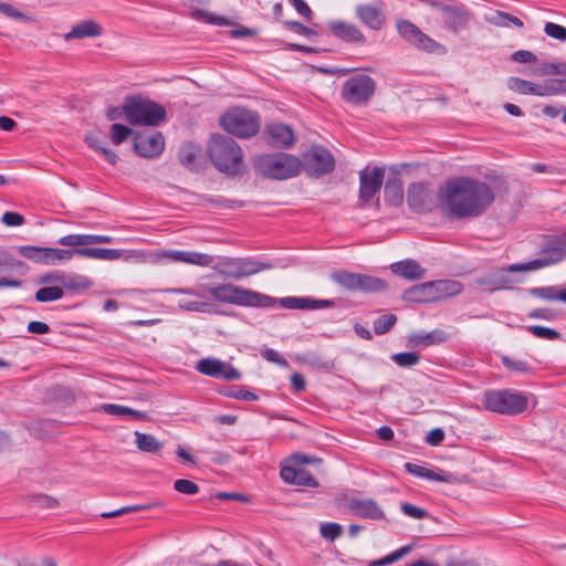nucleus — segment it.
<instances>
[{
  "label": "nucleus",
  "instance_id": "f257e3e1",
  "mask_svg": "<svg viewBox=\"0 0 566 566\" xmlns=\"http://www.w3.org/2000/svg\"><path fill=\"white\" fill-rule=\"evenodd\" d=\"M494 200L495 195L489 184L468 177L450 179L439 191L441 210L455 219L478 218Z\"/></svg>",
  "mask_w": 566,
  "mask_h": 566
},
{
  "label": "nucleus",
  "instance_id": "f03ea898",
  "mask_svg": "<svg viewBox=\"0 0 566 566\" xmlns=\"http://www.w3.org/2000/svg\"><path fill=\"white\" fill-rule=\"evenodd\" d=\"M205 291L217 302L244 307L271 308L276 303L290 310H318L335 306L333 300H315L312 297L287 296L277 301L272 296L230 283L205 286Z\"/></svg>",
  "mask_w": 566,
  "mask_h": 566
},
{
  "label": "nucleus",
  "instance_id": "7ed1b4c3",
  "mask_svg": "<svg viewBox=\"0 0 566 566\" xmlns=\"http://www.w3.org/2000/svg\"><path fill=\"white\" fill-rule=\"evenodd\" d=\"M253 166L255 171L264 178L285 180L300 174L302 161L290 154L276 153L258 156Z\"/></svg>",
  "mask_w": 566,
  "mask_h": 566
},
{
  "label": "nucleus",
  "instance_id": "20e7f679",
  "mask_svg": "<svg viewBox=\"0 0 566 566\" xmlns=\"http://www.w3.org/2000/svg\"><path fill=\"white\" fill-rule=\"evenodd\" d=\"M209 156L214 167L224 174L235 175L242 167V150L229 136L214 135L209 142Z\"/></svg>",
  "mask_w": 566,
  "mask_h": 566
},
{
  "label": "nucleus",
  "instance_id": "39448f33",
  "mask_svg": "<svg viewBox=\"0 0 566 566\" xmlns=\"http://www.w3.org/2000/svg\"><path fill=\"white\" fill-rule=\"evenodd\" d=\"M166 116L159 104L142 96L125 98V118L132 125L158 126Z\"/></svg>",
  "mask_w": 566,
  "mask_h": 566
},
{
  "label": "nucleus",
  "instance_id": "423d86ee",
  "mask_svg": "<svg viewBox=\"0 0 566 566\" xmlns=\"http://www.w3.org/2000/svg\"><path fill=\"white\" fill-rule=\"evenodd\" d=\"M482 403L489 411L501 415H518L527 409V397L509 389L488 390L483 395Z\"/></svg>",
  "mask_w": 566,
  "mask_h": 566
},
{
  "label": "nucleus",
  "instance_id": "0eeeda50",
  "mask_svg": "<svg viewBox=\"0 0 566 566\" xmlns=\"http://www.w3.org/2000/svg\"><path fill=\"white\" fill-rule=\"evenodd\" d=\"M220 125L224 130L239 138H250L260 129L258 114L240 107L228 111L220 118Z\"/></svg>",
  "mask_w": 566,
  "mask_h": 566
},
{
  "label": "nucleus",
  "instance_id": "6e6552de",
  "mask_svg": "<svg viewBox=\"0 0 566 566\" xmlns=\"http://www.w3.org/2000/svg\"><path fill=\"white\" fill-rule=\"evenodd\" d=\"M376 91V82L367 74H356L347 78L340 91L342 98L352 105L367 104Z\"/></svg>",
  "mask_w": 566,
  "mask_h": 566
},
{
  "label": "nucleus",
  "instance_id": "1a4fd4ad",
  "mask_svg": "<svg viewBox=\"0 0 566 566\" xmlns=\"http://www.w3.org/2000/svg\"><path fill=\"white\" fill-rule=\"evenodd\" d=\"M220 266L221 274L233 280H240L273 269L272 263L253 258H226L220 262Z\"/></svg>",
  "mask_w": 566,
  "mask_h": 566
},
{
  "label": "nucleus",
  "instance_id": "9d476101",
  "mask_svg": "<svg viewBox=\"0 0 566 566\" xmlns=\"http://www.w3.org/2000/svg\"><path fill=\"white\" fill-rule=\"evenodd\" d=\"M331 279L342 287L353 292H379L386 287V283L381 279L345 270L333 272Z\"/></svg>",
  "mask_w": 566,
  "mask_h": 566
},
{
  "label": "nucleus",
  "instance_id": "9b49d317",
  "mask_svg": "<svg viewBox=\"0 0 566 566\" xmlns=\"http://www.w3.org/2000/svg\"><path fill=\"white\" fill-rule=\"evenodd\" d=\"M566 256V243L556 241L547 244L541 250L539 258L526 263H514L509 265L512 272L536 271L542 268L560 262Z\"/></svg>",
  "mask_w": 566,
  "mask_h": 566
},
{
  "label": "nucleus",
  "instance_id": "f8f14e48",
  "mask_svg": "<svg viewBox=\"0 0 566 566\" xmlns=\"http://www.w3.org/2000/svg\"><path fill=\"white\" fill-rule=\"evenodd\" d=\"M302 168L308 176L318 178L334 170L335 160L327 149L314 146L304 154Z\"/></svg>",
  "mask_w": 566,
  "mask_h": 566
},
{
  "label": "nucleus",
  "instance_id": "ddd939ff",
  "mask_svg": "<svg viewBox=\"0 0 566 566\" xmlns=\"http://www.w3.org/2000/svg\"><path fill=\"white\" fill-rule=\"evenodd\" d=\"M196 370L205 376L227 381L239 380L241 373L231 364L214 357H206L197 361Z\"/></svg>",
  "mask_w": 566,
  "mask_h": 566
},
{
  "label": "nucleus",
  "instance_id": "4468645a",
  "mask_svg": "<svg viewBox=\"0 0 566 566\" xmlns=\"http://www.w3.org/2000/svg\"><path fill=\"white\" fill-rule=\"evenodd\" d=\"M407 203L409 208L418 213H426L432 210L434 200L429 184L413 182L407 190Z\"/></svg>",
  "mask_w": 566,
  "mask_h": 566
},
{
  "label": "nucleus",
  "instance_id": "2eb2a0df",
  "mask_svg": "<svg viewBox=\"0 0 566 566\" xmlns=\"http://www.w3.org/2000/svg\"><path fill=\"white\" fill-rule=\"evenodd\" d=\"M385 170L380 167H374L371 170L367 168L359 172V199L364 203L380 190L384 184Z\"/></svg>",
  "mask_w": 566,
  "mask_h": 566
},
{
  "label": "nucleus",
  "instance_id": "dca6fc26",
  "mask_svg": "<svg viewBox=\"0 0 566 566\" xmlns=\"http://www.w3.org/2000/svg\"><path fill=\"white\" fill-rule=\"evenodd\" d=\"M164 148V136L158 132L149 135L137 134L134 140L135 151L145 158H154L159 156Z\"/></svg>",
  "mask_w": 566,
  "mask_h": 566
},
{
  "label": "nucleus",
  "instance_id": "f3484780",
  "mask_svg": "<svg viewBox=\"0 0 566 566\" xmlns=\"http://www.w3.org/2000/svg\"><path fill=\"white\" fill-rule=\"evenodd\" d=\"M328 29L337 39L356 45L366 43V36L360 29L354 24L342 20H334L328 22Z\"/></svg>",
  "mask_w": 566,
  "mask_h": 566
},
{
  "label": "nucleus",
  "instance_id": "a211bd4d",
  "mask_svg": "<svg viewBox=\"0 0 566 566\" xmlns=\"http://www.w3.org/2000/svg\"><path fill=\"white\" fill-rule=\"evenodd\" d=\"M157 256L159 259H168L172 262H181L200 266H209L213 261L212 255L196 251L161 250L157 253Z\"/></svg>",
  "mask_w": 566,
  "mask_h": 566
},
{
  "label": "nucleus",
  "instance_id": "6ab92c4d",
  "mask_svg": "<svg viewBox=\"0 0 566 566\" xmlns=\"http://www.w3.org/2000/svg\"><path fill=\"white\" fill-rule=\"evenodd\" d=\"M356 18L368 29L379 31L386 23V15L380 7L373 4H358L355 8Z\"/></svg>",
  "mask_w": 566,
  "mask_h": 566
},
{
  "label": "nucleus",
  "instance_id": "aec40b11",
  "mask_svg": "<svg viewBox=\"0 0 566 566\" xmlns=\"http://www.w3.org/2000/svg\"><path fill=\"white\" fill-rule=\"evenodd\" d=\"M348 509L360 518L378 521L385 517L382 509L371 499H352L348 502Z\"/></svg>",
  "mask_w": 566,
  "mask_h": 566
},
{
  "label": "nucleus",
  "instance_id": "412c9836",
  "mask_svg": "<svg viewBox=\"0 0 566 566\" xmlns=\"http://www.w3.org/2000/svg\"><path fill=\"white\" fill-rule=\"evenodd\" d=\"M450 339V334L444 329H433L431 332H417L408 336L409 347H429L446 343Z\"/></svg>",
  "mask_w": 566,
  "mask_h": 566
},
{
  "label": "nucleus",
  "instance_id": "4be33fe9",
  "mask_svg": "<svg viewBox=\"0 0 566 566\" xmlns=\"http://www.w3.org/2000/svg\"><path fill=\"white\" fill-rule=\"evenodd\" d=\"M280 475L282 480L290 484L316 488L318 485L312 473L303 468L283 467Z\"/></svg>",
  "mask_w": 566,
  "mask_h": 566
},
{
  "label": "nucleus",
  "instance_id": "5701e85b",
  "mask_svg": "<svg viewBox=\"0 0 566 566\" xmlns=\"http://www.w3.org/2000/svg\"><path fill=\"white\" fill-rule=\"evenodd\" d=\"M507 272H511L507 268L496 270L490 275L479 279L476 282L479 285L485 286L490 292L510 289L515 283Z\"/></svg>",
  "mask_w": 566,
  "mask_h": 566
},
{
  "label": "nucleus",
  "instance_id": "b1692460",
  "mask_svg": "<svg viewBox=\"0 0 566 566\" xmlns=\"http://www.w3.org/2000/svg\"><path fill=\"white\" fill-rule=\"evenodd\" d=\"M442 20L450 31L458 33L468 27L469 14L462 8L444 7L442 9Z\"/></svg>",
  "mask_w": 566,
  "mask_h": 566
},
{
  "label": "nucleus",
  "instance_id": "393cba45",
  "mask_svg": "<svg viewBox=\"0 0 566 566\" xmlns=\"http://www.w3.org/2000/svg\"><path fill=\"white\" fill-rule=\"evenodd\" d=\"M269 143L274 147H289L294 143V135L290 126L282 123L268 125Z\"/></svg>",
  "mask_w": 566,
  "mask_h": 566
},
{
  "label": "nucleus",
  "instance_id": "a878e982",
  "mask_svg": "<svg viewBox=\"0 0 566 566\" xmlns=\"http://www.w3.org/2000/svg\"><path fill=\"white\" fill-rule=\"evenodd\" d=\"M390 270L395 275L410 281L420 280L426 273V270L412 259L392 263Z\"/></svg>",
  "mask_w": 566,
  "mask_h": 566
},
{
  "label": "nucleus",
  "instance_id": "bb28decb",
  "mask_svg": "<svg viewBox=\"0 0 566 566\" xmlns=\"http://www.w3.org/2000/svg\"><path fill=\"white\" fill-rule=\"evenodd\" d=\"M76 256L95 259V260H118L123 256V251L118 249L106 248H77L74 249Z\"/></svg>",
  "mask_w": 566,
  "mask_h": 566
},
{
  "label": "nucleus",
  "instance_id": "cd10ccee",
  "mask_svg": "<svg viewBox=\"0 0 566 566\" xmlns=\"http://www.w3.org/2000/svg\"><path fill=\"white\" fill-rule=\"evenodd\" d=\"M102 34V28L93 20H84L75 24L72 30L65 34V40L96 38Z\"/></svg>",
  "mask_w": 566,
  "mask_h": 566
},
{
  "label": "nucleus",
  "instance_id": "c85d7f7f",
  "mask_svg": "<svg viewBox=\"0 0 566 566\" xmlns=\"http://www.w3.org/2000/svg\"><path fill=\"white\" fill-rule=\"evenodd\" d=\"M433 287V282L415 285L403 293V300L416 303L434 300L437 296L432 294Z\"/></svg>",
  "mask_w": 566,
  "mask_h": 566
},
{
  "label": "nucleus",
  "instance_id": "c756f323",
  "mask_svg": "<svg viewBox=\"0 0 566 566\" xmlns=\"http://www.w3.org/2000/svg\"><path fill=\"white\" fill-rule=\"evenodd\" d=\"M134 436L136 447L142 452L158 454L164 447V443L153 434L135 431Z\"/></svg>",
  "mask_w": 566,
  "mask_h": 566
},
{
  "label": "nucleus",
  "instance_id": "7c9ffc66",
  "mask_svg": "<svg viewBox=\"0 0 566 566\" xmlns=\"http://www.w3.org/2000/svg\"><path fill=\"white\" fill-rule=\"evenodd\" d=\"M385 200L391 206L398 207L403 201V187L398 177L389 178L385 184Z\"/></svg>",
  "mask_w": 566,
  "mask_h": 566
},
{
  "label": "nucleus",
  "instance_id": "2f4dec72",
  "mask_svg": "<svg viewBox=\"0 0 566 566\" xmlns=\"http://www.w3.org/2000/svg\"><path fill=\"white\" fill-rule=\"evenodd\" d=\"M566 94V80L548 78L543 83H536V96H553Z\"/></svg>",
  "mask_w": 566,
  "mask_h": 566
},
{
  "label": "nucleus",
  "instance_id": "473e14b6",
  "mask_svg": "<svg viewBox=\"0 0 566 566\" xmlns=\"http://www.w3.org/2000/svg\"><path fill=\"white\" fill-rule=\"evenodd\" d=\"M405 470L415 476L427 479L430 481H439V482H449V478L447 475L437 473L430 469H427L422 465L415 464L411 462L405 463Z\"/></svg>",
  "mask_w": 566,
  "mask_h": 566
},
{
  "label": "nucleus",
  "instance_id": "72a5a7b5",
  "mask_svg": "<svg viewBox=\"0 0 566 566\" xmlns=\"http://www.w3.org/2000/svg\"><path fill=\"white\" fill-rule=\"evenodd\" d=\"M28 266L24 262L15 259L11 253L4 249H0V272L2 271H17L24 274Z\"/></svg>",
  "mask_w": 566,
  "mask_h": 566
},
{
  "label": "nucleus",
  "instance_id": "f704fd0d",
  "mask_svg": "<svg viewBox=\"0 0 566 566\" xmlns=\"http://www.w3.org/2000/svg\"><path fill=\"white\" fill-rule=\"evenodd\" d=\"M57 243L73 249L90 248L88 245L95 244V234H69L60 238Z\"/></svg>",
  "mask_w": 566,
  "mask_h": 566
},
{
  "label": "nucleus",
  "instance_id": "c9c22d12",
  "mask_svg": "<svg viewBox=\"0 0 566 566\" xmlns=\"http://www.w3.org/2000/svg\"><path fill=\"white\" fill-rule=\"evenodd\" d=\"M76 253L74 249L64 250L56 248H45L44 264L54 265L71 260Z\"/></svg>",
  "mask_w": 566,
  "mask_h": 566
},
{
  "label": "nucleus",
  "instance_id": "e433bc0d",
  "mask_svg": "<svg viewBox=\"0 0 566 566\" xmlns=\"http://www.w3.org/2000/svg\"><path fill=\"white\" fill-rule=\"evenodd\" d=\"M396 27L399 35L412 45L422 32L416 24L408 20H397Z\"/></svg>",
  "mask_w": 566,
  "mask_h": 566
},
{
  "label": "nucleus",
  "instance_id": "4c0bfd02",
  "mask_svg": "<svg viewBox=\"0 0 566 566\" xmlns=\"http://www.w3.org/2000/svg\"><path fill=\"white\" fill-rule=\"evenodd\" d=\"M507 87L516 93L523 95H535L536 96V83L527 80L512 76L507 80Z\"/></svg>",
  "mask_w": 566,
  "mask_h": 566
},
{
  "label": "nucleus",
  "instance_id": "58836bf2",
  "mask_svg": "<svg viewBox=\"0 0 566 566\" xmlns=\"http://www.w3.org/2000/svg\"><path fill=\"white\" fill-rule=\"evenodd\" d=\"M103 410L106 413L113 415V416H120V417L122 416H130L135 419H146L147 418V413L144 411H138V410L132 409L129 407L115 405V403L104 405Z\"/></svg>",
  "mask_w": 566,
  "mask_h": 566
},
{
  "label": "nucleus",
  "instance_id": "ea45409f",
  "mask_svg": "<svg viewBox=\"0 0 566 566\" xmlns=\"http://www.w3.org/2000/svg\"><path fill=\"white\" fill-rule=\"evenodd\" d=\"M18 253L33 262L44 264L45 248L35 245H20L17 248Z\"/></svg>",
  "mask_w": 566,
  "mask_h": 566
},
{
  "label": "nucleus",
  "instance_id": "a19ab883",
  "mask_svg": "<svg viewBox=\"0 0 566 566\" xmlns=\"http://www.w3.org/2000/svg\"><path fill=\"white\" fill-rule=\"evenodd\" d=\"M64 295V291L60 286H46L41 287L35 293V300L41 303L56 301L62 298Z\"/></svg>",
  "mask_w": 566,
  "mask_h": 566
},
{
  "label": "nucleus",
  "instance_id": "79ce46f5",
  "mask_svg": "<svg viewBox=\"0 0 566 566\" xmlns=\"http://www.w3.org/2000/svg\"><path fill=\"white\" fill-rule=\"evenodd\" d=\"M433 284H434L433 290H436L438 293H440L444 296H453V295L461 293V291H462V284L457 281L446 280V281L433 282Z\"/></svg>",
  "mask_w": 566,
  "mask_h": 566
},
{
  "label": "nucleus",
  "instance_id": "37998d69",
  "mask_svg": "<svg viewBox=\"0 0 566 566\" xmlns=\"http://www.w3.org/2000/svg\"><path fill=\"white\" fill-rule=\"evenodd\" d=\"M397 323V316L394 314H384L374 322V332L377 335L388 333Z\"/></svg>",
  "mask_w": 566,
  "mask_h": 566
},
{
  "label": "nucleus",
  "instance_id": "c03bdc74",
  "mask_svg": "<svg viewBox=\"0 0 566 566\" xmlns=\"http://www.w3.org/2000/svg\"><path fill=\"white\" fill-rule=\"evenodd\" d=\"M391 359L402 368L416 366L420 361V355L413 352L397 353L391 356Z\"/></svg>",
  "mask_w": 566,
  "mask_h": 566
},
{
  "label": "nucleus",
  "instance_id": "a18cd8bd",
  "mask_svg": "<svg viewBox=\"0 0 566 566\" xmlns=\"http://www.w3.org/2000/svg\"><path fill=\"white\" fill-rule=\"evenodd\" d=\"M412 549V544L400 547L399 549L388 554L387 556L374 562L371 566H387L390 565L403 556H406Z\"/></svg>",
  "mask_w": 566,
  "mask_h": 566
},
{
  "label": "nucleus",
  "instance_id": "49530a36",
  "mask_svg": "<svg viewBox=\"0 0 566 566\" xmlns=\"http://www.w3.org/2000/svg\"><path fill=\"white\" fill-rule=\"evenodd\" d=\"M527 331L533 334L537 338L555 340L560 337V333L554 328L539 326V325H531L527 327Z\"/></svg>",
  "mask_w": 566,
  "mask_h": 566
},
{
  "label": "nucleus",
  "instance_id": "de8ad7c7",
  "mask_svg": "<svg viewBox=\"0 0 566 566\" xmlns=\"http://www.w3.org/2000/svg\"><path fill=\"white\" fill-rule=\"evenodd\" d=\"M531 294L548 301H560L562 290L556 286L534 287Z\"/></svg>",
  "mask_w": 566,
  "mask_h": 566
},
{
  "label": "nucleus",
  "instance_id": "09e8293b",
  "mask_svg": "<svg viewBox=\"0 0 566 566\" xmlns=\"http://www.w3.org/2000/svg\"><path fill=\"white\" fill-rule=\"evenodd\" d=\"M111 139L115 145H119L125 142L132 134L133 129L123 124H113L111 126Z\"/></svg>",
  "mask_w": 566,
  "mask_h": 566
},
{
  "label": "nucleus",
  "instance_id": "8fccbe9b",
  "mask_svg": "<svg viewBox=\"0 0 566 566\" xmlns=\"http://www.w3.org/2000/svg\"><path fill=\"white\" fill-rule=\"evenodd\" d=\"M319 533L322 537L329 541H335L342 535L343 526L334 522L322 523L319 526Z\"/></svg>",
  "mask_w": 566,
  "mask_h": 566
},
{
  "label": "nucleus",
  "instance_id": "3c124183",
  "mask_svg": "<svg viewBox=\"0 0 566 566\" xmlns=\"http://www.w3.org/2000/svg\"><path fill=\"white\" fill-rule=\"evenodd\" d=\"M562 71H563V63L545 62V63H542L541 65L536 66L533 70V75L542 76V77L556 75V74L562 75Z\"/></svg>",
  "mask_w": 566,
  "mask_h": 566
},
{
  "label": "nucleus",
  "instance_id": "603ef678",
  "mask_svg": "<svg viewBox=\"0 0 566 566\" xmlns=\"http://www.w3.org/2000/svg\"><path fill=\"white\" fill-rule=\"evenodd\" d=\"M222 395L224 397L234 398V399L244 400V401H255L259 399L258 395H255L254 392H252L243 387L231 388L229 390L222 391Z\"/></svg>",
  "mask_w": 566,
  "mask_h": 566
},
{
  "label": "nucleus",
  "instance_id": "864d4df0",
  "mask_svg": "<svg viewBox=\"0 0 566 566\" xmlns=\"http://www.w3.org/2000/svg\"><path fill=\"white\" fill-rule=\"evenodd\" d=\"M86 140L88 145L101 153L109 164L116 165L118 157L115 151L102 146L101 143L95 138L86 137Z\"/></svg>",
  "mask_w": 566,
  "mask_h": 566
},
{
  "label": "nucleus",
  "instance_id": "5fc2aeb1",
  "mask_svg": "<svg viewBox=\"0 0 566 566\" xmlns=\"http://www.w3.org/2000/svg\"><path fill=\"white\" fill-rule=\"evenodd\" d=\"M502 363L507 369L512 371L527 374L532 370V367L524 360L513 359L504 356L502 357Z\"/></svg>",
  "mask_w": 566,
  "mask_h": 566
},
{
  "label": "nucleus",
  "instance_id": "6e6d98bb",
  "mask_svg": "<svg viewBox=\"0 0 566 566\" xmlns=\"http://www.w3.org/2000/svg\"><path fill=\"white\" fill-rule=\"evenodd\" d=\"M178 306L189 312L209 313L211 311V304L206 302L179 301Z\"/></svg>",
  "mask_w": 566,
  "mask_h": 566
},
{
  "label": "nucleus",
  "instance_id": "4d7b16f0",
  "mask_svg": "<svg viewBox=\"0 0 566 566\" xmlns=\"http://www.w3.org/2000/svg\"><path fill=\"white\" fill-rule=\"evenodd\" d=\"M196 151L191 145H182L179 150V161L187 168H192L196 160Z\"/></svg>",
  "mask_w": 566,
  "mask_h": 566
},
{
  "label": "nucleus",
  "instance_id": "13d9d810",
  "mask_svg": "<svg viewBox=\"0 0 566 566\" xmlns=\"http://www.w3.org/2000/svg\"><path fill=\"white\" fill-rule=\"evenodd\" d=\"M174 489L177 492L187 495H195L199 492V486L195 482L187 479L176 480L174 483Z\"/></svg>",
  "mask_w": 566,
  "mask_h": 566
},
{
  "label": "nucleus",
  "instance_id": "bf43d9fd",
  "mask_svg": "<svg viewBox=\"0 0 566 566\" xmlns=\"http://www.w3.org/2000/svg\"><path fill=\"white\" fill-rule=\"evenodd\" d=\"M0 13L14 20L29 22L31 19L25 13L17 10L11 4L0 1Z\"/></svg>",
  "mask_w": 566,
  "mask_h": 566
},
{
  "label": "nucleus",
  "instance_id": "052dcab7",
  "mask_svg": "<svg viewBox=\"0 0 566 566\" xmlns=\"http://www.w3.org/2000/svg\"><path fill=\"white\" fill-rule=\"evenodd\" d=\"M544 32L556 40L566 41V28L554 22H546Z\"/></svg>",
  "mask_w": 566,
  "mask_h": 566
},
{
  "label": "nucleus",
  "instance_id": "680f3d73",
  "mask_svg": "<svg viewBox=\"0 0 566 566\" xmlns=\"http://www.w3.org/2000/svg\"><path fill=\"white\" fill-rule=\"evenodd\" d=\"M413 45L427 52H436L440 48V44L438 42H436L433 39L424 34L423 32H421V34L416 40Z\"/></svg>",
  "mask_w": 566,
  "mask_h": 566
},
{
  "label": "nucleus",
  "instance_id": "e2e57ef3",
  "mask_svg": "<svg viewBox=\"0 0 566 566\" xmlns=\"http://www.w3.org/2000/svg\"><path fill=\"white\" fill-rule=\"evenodd\" d=\"M284 27L289 30H292V31H294L301 35L307 36V38L317 36L316 31L302 24L298 21H285Z\"/></svg>",
  "mask_w": 566,
  "mask_h": 566
},
{
  "label": "nucleus",
  "instance_id": "0e129e2a",
  "mask_svg": "<svg viewBox=\"0 0 566 566\" xmlns=\"http://www.w3.org/2000/svg\"><path fill=\"white\" fill-rule=\"evenodd\" d=\"M401 511L405 515L416 520H422L428 516V512L410 503H402Z\"/></svg>",
  "mask_w": 566,
  "mask_h": 566
},
{
  "label": "nucleus",
  "instance_id": "69168bd1",
  "mask_svg": "<svg viewBox=\"0 0 566 566\" xmlns=\"http://www.w3.org/2000/svg\"><path fill=\"white\" fill-rule=\"evenodd\" d=\"M38 282L41 283V284L62 283L65 286H73L72 284H67L65 282L64 274H62V273H60L57 271L50 272V273H46L44 275H41L39 277Z\"/></svg>",
  "mask_w": 566,
  "mask_h": 566
},
{
  "label": "nucleus",
  "instance_id": "338daca9",
  "mask_svg": "<svg viewBox=\"0 0 566 566\" xmlns=\"http://www.w3.org/2000/svg\"><path fill=\"white\" fill-rule=\"evenodd\" d=\"M290 3L294 7L296 12L304 17L307 21H311L313 18V11L308 7V4L304 0H289Z\"/></svg>",
  "mask_w": 566,
  "mask_h": 566
},
{
  "label": "nucleus",
  "instance_id": "774afa93",
  "mask_svg": "<svg viewBox=\"0 0 566 566\" xmlns=\"http://www.w3.org/2000/svg\"><path fill=\"white\" fill-rule=\"evenodd\" d=\"M1 221L8 227H19L24 223V217L18 212H4Z\"/></svg>",
  "mask_w": 566,
  "mask_h": 566
}]
</instances>
